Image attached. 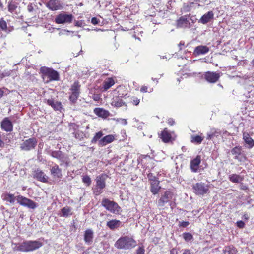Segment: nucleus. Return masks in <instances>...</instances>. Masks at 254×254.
<instances>
[{"label": "nucleus", "mask_w": 254, "mask_h": 254, "mask_svg": "<svg viewBox=\"0 0 254 254\" xmlns=\"http://www.w3.org/2000/svg\"><path fill=\"white\" fill-rule=\"evenodd\" d=\"M50 173L54 178H61L62 177V170L57 164L50 169Z\"/></svg>", "instance_id": "23"}, {"label": "nucleus", "mask_w": 254, "mask_h": 254, "mask_svg": "<svg viewBox=\"0 0 254 254\" xmlns=\"http://www.w3.org/2000/svg\"><path fill=\"white\" fill-rule=\"evenodd\" d=\"M99 99V97L98 95H96L94 96V97L93 98V99L95 100V101H98Z\"/></svg>", "instance_id": "62"}, {"label": "nucleus", "mask_w": 254, "mask_h": 254, "mask_svg": "<svg viewBox=\"0 0 254 254\" xmlns=\"http://www.w3.org/2000/svg\"><path fill=\"white\" fill-rule=\"evenodd\" d=\"M224 254H236L238 251L233 245L226 246L223 250Z\"/></svg>", "instance_id": "31"}, {"label": "nucleus", "mask_w": 254, "mask_h": 254, "mask_svg": "<svg viewBox=\"0 0 254 254\" xmlns=\"http://www.w3.org/2000/svg\"><path fill=\"white\" fill-rule=\"evenodd\" d=\"M82 182L86 184V186L89 187L91 184V179L88 175L83 176L82 178Z\"/></svg>", "instance_id": "44"}, {"label": "nucleus", "mask_w": 254, "mask_h": 254, "mask_svg": "<svg viewBox=\"0 0 254 254\" xmlns=\"http://www.w3.org/2000/svg\"><path fill=\"white\" fill-rule=\"evenodd\" d=\"M101 204L107 210L113 214H119L122 211L121 207L117 202L108 198H103Z\"/></svg>", "instance_id": "3"}, {"label": "nucleus", "mask_w": 254, "mask_h": 254, "mask_svg": "<svg viewBox=\"0 0 254 254\" xmlns=\"http://www.w3.org/2000/svg\"><path fill=\"white\" fill-rule=\"evenodd\" d=\"M94 113L99 117L105 119L108 117L110 113L108 111L101 108H96L94 109Z\"/></svg>", "instance_id": "26"}, {"label": "nucleus", "mask_w": 254, "mask_h": 254, "mask_svg": "<svg viewBox=\"0 0 254 254\" xmlns=\"http://www.w3.org/2000/svg\"><path fill=\"white\" fill-rule=\"evenodd\" d=\"M16 200L20 205L30 209H34L38 206L37 203L21 195L16 196Z\"/></svg>", "instance_id": "9"}, {"label": "nucleus", "mask_w": 254, "mask_h": 254, "mask_svg": "<svg viewBox=\"0 0 254 254\" xmlns=\"http://www.w3.org/2000/svg\"><path fill=\"white\" fill-rule=\"evenodd\" d=\"M147 177L150 185V191L154 195L158 194L161 189L160 181L152 173H148Z\"/></svg>", "instance_id": "5"}, {"label": "nucleus", "mask_w": 254, "mask_h": 254, "mask_svg": "<svg viewBox=\"0 0 254 254\" xmlns=\"http://www.w3.org/2000/svg\"><path fill=\"white\" fill-rule=\"evenodd\" d=\"M81 85L78 81H75L71 86L70 90L71 94L69 97V100L72 103H75L79 97L80 93Z\"/></svg>", "instance_id": "7"}, {"label": "nucleus", "mask_w": 254, "mask_h": 254, "mask_svg": "<svg viewBox=\"0 0 254 254\" xmlns=\"http://www.w3.org/2000/svg\"><path fill=\"white\" fill-rule=\"evenodd\" d=\"M182 254H193V252L189 249H185Z\"/></svg>", "instance_id": "55"}, {"label": "nucleus", "mask_w": 254, "mask_h": 254, "mask_svg": "<svg viewBox=\"0 0 254 254\" xmlns=\"http://www.w3.org/2000/svg\"><path fill=\"white\" fill-rule=\"evenodd\" d=\"M1 129L6 132H11L13 130V125L9 118H4L1 122Z\"/></svg>", "instance_id": "17"}, {"label": "nucleus", "mask_w": 254, "mask_h": 254, "mask_svg": "<svg viewBox=\"0 0 254 254\" xmlns=\"http://www.w3.org/2000/svg\"><path fill=\"white\" fill-rule=\"evenodd\" d=\"M1 197L3 201L8 202L10 204H13L15 202V199L16 200V197H15L13 194L8 193H3Z\"/></svg>", "instance_id": "29"}, {"label": "nucleus", "mask_w": 254, "mask_h": 254, "mask_svg": "<svg viewBox=\"0 0 254 254\" xmlns=\"http://www.w3.org/2000/svg\"><path fill=\"white\" fill-rule=\"evenodd\" d=\"M236 225L239 228L242 229L245 227V224L243 221L240 220L236 222Z\"/></svg>", "instance_id": "50"}, {"label": "nucleus", "mask_w": 254, "mask_h": 254, "mask_svg": "<svg viewBox=\"0 0 254 254\" xmlns=\"http://www.w3.org/2000/svg\"><path fill=\"white\" fill-rule=\"evenodd\" d=\"M73 17L72 14L61 13L56 17L55 21L57 24L70 23L72 22Z\"/></svg>", "instance_id": "13"}, {"label": "nucleus", "mask_w": 254, "mask_h": 254, "mask_svg": "<svg viewBox=\"0 0 254 254\" xmlns=\"http://www.w3.org/2000/svg\"><path fill=\"white\" fill-rule=\"evenodd\" d=\"M229 180L234 183H240L244 180V177L240 175L233 174L229 175Z\"/></svg>", "instance_id": "36"}, {"label": "nucleus", "mask_w": 254, "mask_h": 254, "mask_svg": "<svg viewBox=\"0 0 254 254\" xmlns=\"http://www.w3.org/2000/svg\"><path fill=\"white\" fill-rule=\"evenodd\" d=\"M33 177L37 180L43 182L47 183L48 177L44 172L40 169H36L33 171Z\"/></svg>", "instance_id": "14"}, {"label": "nucleus", "mask_w": 254, "mask_h": 254, "mask_svg": "<svg viewBox=\"0 0 254 254\" xmlns=\"http://www.w3.org/2000/svg\"><path fill=\"white\" fill-rule=\"evenodd\" d=\"M231 153L233 156V158L239 162H244L248 160L242 146H236L231 150Z\"/></svg>", "instance_id": "6"}, {"label": "nucleus", "mask_w": 254, "mask_h": 254, "mask_svg": "<svg viewBox=\"0 0 254 254\" xmlns=\"http://www.w3.org/2000/svg\"><path fill=\"white\" fill-rule=\"evenodd\" d=\"M178 250L176 248H173L170 251L171 254H178Z\"/></svg>", "instance_id": "57"}, {"label": "nucleus", "mask_w": 254, "mask_h": 254, "mask_svg": "<svg viewBox=\"0 0 254 254\" xmlns=\"http://www.w3.org/2000/svg\"><path fill=\"white\" fill-rule=\"evenodd\" d=\"M252 64L253 66H254V59L252 61Z\"/></svg>", "instance_id": "63"}, {"label": "nucleus", "mask_w": 254, "mask_h": 254, "mask_svg": "<svg viewBox=\"0 0 254 254\" xmlns=\"http://www.w3.org/2000/svg\"><path fill=\"white\" fill-rule=\"evenodd\" d=\"M91 23L94 25L98 24L99 23V20L96 17H93L91 19Z\"/></svg>", "instance_id": "52"}, {"label": "nucleus", "mask_w": 254, "mask_h": 254, "mask_svg": "<svg viewBox=\"0 0 254 254\" xmlns=\"http://www.w3.org/2000/svg\"><path fill=\"white\" fill-rule=\"evenodd\" d=\"M189 23L187 16H183L177 20V25L178 27H187Z\"/></svg>", "instance_id": "33"}, {"label": "nucleus", "mask_w": 254, "mask_h": 254, "mask_svg": "<svg viewBox=\"0 0 254 254\" xmlns=\"http://www.w3.org/2000/svg\"><path fill=\"white\" fill-rule=\"evenodd\" d=\"M43 243L37 240L24 241L20 243H12L14 252H29L39 249Z\"/></svg>", "instance_id": "1"}, {"label": "nucleus", "mask_w": 254, "mask_h": 254, "mask_svg": "<svg viewBox=\"0 0 254 254\" xmlns=\"http://www.w3.org/2000/svg\"><path fill=\"white\" fill-rule=\"evenodd\" d=\"M3 4L1 0H0V8L2 9L3 8Z\"/></svg>", "instance_id": "61"}, {"label": "nucleus", "mask_w": 254, "mask_h": 254, "mask_svg": "<svg viewBox=\"0 0 254 254\" xmlns=\"http://www.w3.org/2000/svg\"><path fill=\"white\" fill-rule=\"evenodd\" d=\"M243 139H244L245 143L249 146V148H252L254 146V141L250 137L248 133L244 132L243 133Z\"/></svg>", "instance_id": "30"}, {"label": "nucleus", "mask_w": 254, "mask_h": 254, "mask_svg": "<svg viewBox=\"0 0 254 254\" xmlns=\"http://www.w3.org/2000/svg\"><path fill=\"white\" fill-rule=\"evenodd\" d=\"M214 17V13L212 11H209L202 16L200 19L199 22L203 24H205L210 22L211 19Z\"/></svg>", "instance_id": "27"}, {"label": "nucleus", "mask_w": 254, "mask_h": 254, "mask_svg": "<svg viewBox=\"0 0 254 254\" xmlns=\"http://www.w3.org/2000/svg\"><path fill=\"white\" fill-rule=\"evenodd\" d=\"M183 237L186 242L190 241L193 239V235L189 232H185L183 233Z\"/></svg>", "instance_id": "43"}, {"label": "nucleus", "mask_w": 254, "mask_h": 254, "mask_svg": "<svg viewBox=\"0 0 254 254\" xmlns=\"http://www.w3.org/2000/svg\"><path fill=\"white\" fill-rule=\"evenodd\" d=\"M17 8V5L15 1H10L8 4V10L10 13H13Z\"/></svg>", "instance_id": "40"}, {"label": "nucleus", "mask_w": 254, "mask_h": 254, "mask_svg": "<svg viewBox=\"0 0 254 254\" xmlns=\"http://www.w3.org/2000/svg\"><path fill=\"white\" fill-rule=\"evenodd\" d=\"M203 139L204 137L200 135H193L191 137V142L199 144L203 140Z\"/></svg>", "instance_id": "39"}, {"label": "nucleus", "mask_w": 254, "mask_h": 254, "mask_svg": "<svg viewBox=\"0 0 254 254\" xmlns=\"http://www.w3.org/2000/svg\"><path fill=\"white\" fill-rule=\"evenodd\" d=\"M240 188L241 190H246V191L249 190V187H248V186L246 185H244L243 184H242L240 185Z\"/></svg>", "instance_id": "53"}, {"label": "nucleus", "mask_w": 254, "mask_h": 254, "mask_svg": "<svg viewBox=\"0 0 254 254\" xmlns=\"http://www.w3.org/2000/svg\"><path fill=\"white\" fill-rule=\"evenodd\" d=\"M210 186L204 183H196L192 186L193 192L197 195H204L209 192Z\"/></svg>", "instance_id": "8"}, {"label": "nucleus", "mask_w": 254, "mask_h": 254, "mask_svg": "<svg viewBox=\"0 0 254 254\" xmlns=\"http://www.w3.org/2000/svg\"><path fill=\"white\" fill-rule=\"evenodd\" d=\"M4 146V142L2 141L1 139V135L0 132V147H3Z\"/></svg>", "instance_id": "58"}, {"label": "nucleus", "mask_w": 254, "mask_h": 254, "mask_svg": "<svg viewBox=\"0 0 254 254\" xmlns=\"http://www.w3.org/2000/svg\"><path fill=\"white\" fill-rule=\"evenodd\" d=\"M145 249L143 246H140L138 248L136 251V254H144Z\"/></svg>", "instance_id": "49"}, {"label": "nucleus", "mask_w": 254, "mask_h": 254, "mask_svg": "<svg viewBox=\"0 0 254 254\" xmlns=\"http://www.w3.org/2000/svg\"><path fill=\"white\" fill-rule=\"evenodd\" d=\"M47 103L55 110H60L62 109L61 103L59 101H55L53 99L47 100Z\"/></svg>", "instance_id": "32"}, {"label": "nucleus", "mask_w": 254, "mask_h": 254, "mask_svg": "<svg viewBox=\"0 0 254 254\" xmlns=\"http://www.w3.org/2000/svg\"><path fill=\"white\" fill-rule=\"evenodd\" d=\"M103 135V133L102 131H100L97 133H95L94 137L91 140V143H96L98 140L99 141V139L101 138L102 136Z\"/></svg>", "instance_id": "41"}, {"label": "nucleus", "mask_w": 254, "mask_h": 254, "mask_svg": "<svg viewBox=\"0 0 254 254\" xmlns=\"http://www.w3.org/2000/svg\"><path fill=\"white\" fill-rule=\"evenodd\" d=\"M167 123L170 126H173L175 124V121L173 119L169 118L167 120Z\"/></svg>", "instance_id": "54"}, {"label": "nucleus", "mask_w": 254, "mask_h": 254, "mask_svg": "<svg viewBox=\"0 0 254 254\" xmlns=\"http://www.w3.org/2000/svg\"><path fill=\"white\" fill-rule=\"evenodd\" d=\"M221 134V132L220 131H219L218 129L216 128H212L210 130L209 132H208L207 133V139L208 140H211L213 139L214 137H218Z\"/></svg>", "instance_id": "35"}, {"label": "nucleus", "mask_w": 254, "mask_h": 254, "mask_svg": "<svg viewBox=\"0 0 254 254\" xmlns=\"http://www.w3.org/2000/svg\"><path fill=\"white\" fill-rule=\"evenodd\" d=\"M209 51V48L206 46H198L194 50L193 54L195 56L204 55L207 53Z\"/></svg>", "instance_id": "25"}, {"label": "nucleus", "mask_w": 254, "mask_h": 254, "mask_svg": "<svg viewBox=\"0 0 254 254\" xmlns=\"http://www.w3.org/2000/svg\"><path fill=\"white\" fill-rule=\"evenodd\" d=\"M4 95V91L2 89H0V99Z\"/></svg>", "instance_id": "59"}, {"label": "nucleus", "mask_w": 254, "mask_h": 254, "mask_svg": "<svg viewBox=\"0 0 254 254\" xmlns=\"http://www.w3.org/2000/svg\"><path fill=\"white\" fill-rule=\"evenodd\" d=\"M93 238L94 233L91 229H87L84 231V240L86 244H91L93 242Z\"/></svg>", "instance_id": "22"}, {"label": "nucleus", "mask_w": 254, "mask_h": 254, "mask_svg": "<svg viewBox=\"0 0 254 254\" xmlns=\"http://www.w3.org/2000/svg\"><path fill=\"white\" fill-rule=\"evenodd\" d=\"M115 139V135L112 134L107 135L99 141V145L101 146H106L107 144L112 142Z\"/></svg>", "instance_id": "24"}, {"label": "nucleus", "mask_w": 254, "mask_h": 254, "mask_svg": "<svg viewBox=\"0 0 254 254\" xmlns=\"http://www.w3.org/2000/svg\"><path fill=\"white\" fill-rule=\"evenodd\" d=\"M189 222L188 221H182L180 222L179 223V226L182 227H186L189 225Z\"/></svg>", "instance_id": "51"}, {"label": "nucleus", "mask_w": 254, "mask_h": 254, "mask_svg": "<svg viewBox=\"0 0 254 254\" xmlns=\"http://www.w3.org/2000/svg\"><path fill=\"white\" fill-rule=\"evenodd\" d=\"M153 91V88L143 85L140 88V91L142 93L152 92Z\"/></svg>", "instance_id": "45"}, {"label": "nucleus", "mask_w": 254, "mask_h": 254, "mask_svg": "<svg viewBox=\"0 0 254 254\" xmlns=\"http://www.w3.org/2000/svg\"><path fill=\"white\" fill-rule=\"evenodd\" d=\"M0 28L3 31H6L7 30V23L3 18L0 19Z\"/></svg>", "instance_id": "42"}, {"label": "nucleus", "mask_w": 254, "mask_h": 254, "mask_svg": "<svg viewBox=\"0 0 254 254\" xmlns=\"http://www.w3.org/2000/svg\"><path fill=\"white\" fill-rule=\"evenodd\" d=\"M37 140L35 137H31L24 140L20 144V149L24 151H30L34 149L37 146Z\"/></svg>", "instance_id": "10"}, {"label": "nucleus", "mask_w": 254, "mask_h": 254, "mask_svg": "<svg viewBox=\"0 0 254 254\" xmlns=\"http://www.w3.org/2000/svg\"><path fill=\"white\" fill-rule=\"evenodd\" d=\"M103 189H100L96 187V186H95V187L92 188L93 194L96 196L99 195L103 192L102 190Z\"/></svg>", "instance_id": "46"}, {"label": "nucleus", "mask_w": 254, "mask_h": 254, "mask_svg": "<svg viewBox=\"0 0 254 254\" xmlns=\"http://www.w3.org/2000/svg\"><path fill=\"white\" fill-rule=\"evenodd\" d=\"M159 137L161 139L162 141L164 143H169L172 141L171 132L165 128L159 134Z\"/></svg>", "instance_id": "18"}, {"label": "nucleus", "mask_w": 254, "mask_h": 254, "mask_svg": "<svg viewBox=\"0 0 254 254\" xmlns=\"http://www.w3.org/2000/svg\"><path fill=\"white\" fill-rule=\"evenodd\" d=\"M221 76L220 72L207 71L205 72L202 75V77L207 82L210 83H215L217 82Z\"/></svg>", "instance_id": "11"}, {"label": "nucleus", "mask_w": 254, "mask_h": 254, "mask_svg": "<svg viewBox=\"0 0 254 254\" xmlns=\"http://www.w3.org/2000/svg\"><path fill=\"white\" fill-rule=\"evenodd\" d=\"M46 6L52 11H56L63 8L62 5L58 0H50L46 3Z\"/></svg>", "instance_id": "20"}, {"label": "nucleus", "mask_w": 254, "mask_h": 254, "mask_svg": "<svg viewBox=\"0 0 254 254\" xmlns=\"http://www.w3.org/2000/svg\"><path fill=\"white\" fill-rule=\"evenodd\" d=\"M136 245V241L132 237L127 236L121 237L114 244L117 249L123 250H130Z\"/></svg>", "instance_id": "2"}, {"label": "nucleus", "mask_w": 254, "mask_h": 254, "mask_svg": "<svg viewBox=\"0 0 254 254\" xmlns=\"http://www.w3.org/2000/svg\"><path fill=\"white\" fill-rule=\"evenodd\" d=\"M10 71H4L2 73H0V78L2 79L4 77L9 76L10 75Z\"/></svg>", "instance_id": "48"}, {"label": "nucleus", "mask_w": 254, "mask_h": 254, "mask_svg": "<svg viewBox=\"0 0 254 254\" xmlns=\"http://www.w3.org/2000/svg\"><path fill=\"white\" fill-rule=\"evenodd\" d=\"M115 84V81L113 77L107 78L103 83V89L107 91Z\"/></svg>", "instance_id": "28"}, {"label": "nucleus", "mask_w": 254, "mask_h": 254, "mask_svg": "<svg viewBox=\"0 0 254 254\" xmlns=\"http://www.w3.org/2000/svg\"><path fill=\"white\" fill-rule=\"evenodd\" d=\"M243 218L246 220H248L249 219V216L247 214H244L243 216Z\"/></svg>", "instance_id": "60"}, {"label": "nucleus", "mask_w": 254, "mask_h": 254, "mask_svg": "<svg viewBox=\"0 0 254 254\" xmlns=\"http://www.w3.org/2000/svg\"><path fill=\"white\" fill-rule=\"evenodd\" d=\"M27 9H28V11L30 12H31L34 10V8H33V6H32V4H30L28 5Z\"/></svg>", "instance_id": "56"}, {"label": "nucleus", "mask_w": 254, "mask_h": 254, "mask_svg": "<svg viewBox=\"0 0 254 254\" xmlns=\"http://www.w3.org/2000/svg\"><path fill=\"white\" fill-rule=\"evenodd\" d=\"M51 156L53 158L59 160L61 162L60 164L61 165L64 163L66 164H68V157L67 156H65V155L60 150L52 151L51 153Z\"/></svg>", "instance_id": "15"}, {"label": "nucleus", "mask_w": 254, "mask_h": 254, "mask_svg": "<svg viewBox=\"0 0 254 254\" xmlns=\"http://www.w3.org/2000/svg\"><path fill=\"white\" fill-rule=\"evenodd\" d=\"M40 70L43 78L47 77L48 79V81H58L60 79L59 73L52 68L42 67Z\"/></svg>", "instance_id": "4"}, {"label": "nucleus", "mask_w": 254, "mask_h": 254, "mask_svg": "<svg viewBox=\"0 0 254 254\" xmlns=\"http://www.w3.org/2000/svg\"><path fill=\"white\" fill-rule=\"evenodd\" d=\"M121 224V222L120 220L114 219L108 221L107 223V226L111 230H113L119 227Z\"/></svg>", "instance_id": "34"}, {"label": "nucleus", "mask_w": 254, "mask_h": 254, "mask_svg": "<svg viewBox=\"0 0 254 254\" xmlns=\"http://www.w3.org/2000/svg\"><path fill=\"white\" fill-rule=\"evenodd\" d=\"M173 192L169 190L165 191L158 200V206L163 207L166 203L170 201L173 197Z\"/></svg>", "instance_id": "12"}, {"label": "nucleus", "mask_w": 254, "mask_h": 254, "mask_svg": "<svg viewBox=\"0 0 254 254\" xmlns=\"http://www.w3.org/2000/svg\"><path fill=\"white\" fill-rule=\"evenodd\" d=\"M130 103L134 106H137L140 102V99L135 96H131L130 97Z\"/></svg>", "instance_id": "47"}, {"label": "nucleus", "mask_w": 254, "mask_h": 254, "mask_svg": "<svg viewBox=\"0 0 254 254\" xmlns=\"http://www.w3.org/2000/svg\"><path fill=\"white\" fill-rule=\"evenodd\" d=\"M113 92L117 94L115 96L118 98H122L127 95V89L125 86L123 85H119L116 89L113 90Z\"/></svg>", "instance_id": "21"}, {"label": "nucleus", "mask_w": 254, "mask_h": 254, "mask_svg": "<svg viewBox=\"0 0 254 254\" xmlns=\"http://www.w3.org/2000/svg\"><path fill=\"white\" fill-rule=\"evenodd\" d=\"M201 156L197 155L196 157L190 161V168L191 172L196 173L198 172L199 165L201 163Z\"/></svg>", "instance_id": "19"}, {"label": "nucleus", "mask_w": 254, "mask_h": 254, "mask_svg": "<svg viewBox=\"0 0 254 254\" xmlns=\"http://www.w3.org/2000/svg\"><path fill=\"white\" fill-rule=\"evenodd\" d=\"M111 105L115 107H121L125 105V103L123 102L122 98H118L116 97H114L113 99V100L111 102Z\"/></svg>", "instance_id": "37"}, {"label": "nucleus", "mask_w": 254, "mask_h": 254, "mask_svg": "<svg viewBox=\"0 0 254 254\" xmlns=\"http://www.w3.org/2000/svg\"><path fill=\"white\" fill-rule=\"evenodd\" d=\"M108 177V175L105 173L97 176L95 180L96 182L95 186L100 189H105L106 186V180Z\"/></svg>", "instance_id": "16"}, {"label": "nucleus", "mask_w": 254, "mask_h": 254, "mask_svg": "<svg viewBox=\"0 0 254 254\" xmlns=\"http://www.w3.org/2000/svg\"><path fill=\"white\" fill-rule=\"evenodd\" d=\"M62 215L61 216L64 217H67L69 215H71V208L69 206H65L61 209Z\"/></svg>", "instance_id": "38"}]
</instances>
